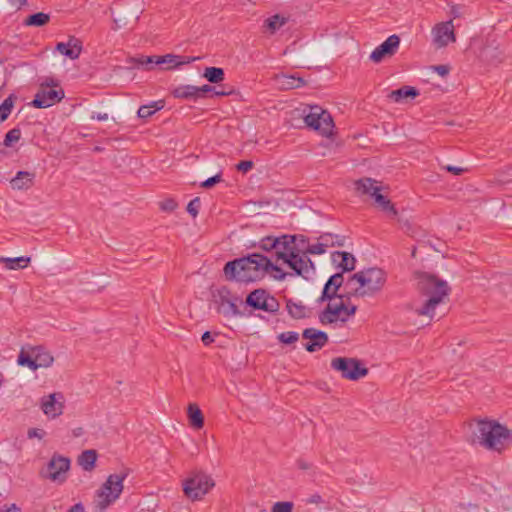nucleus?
Returning <instances> with one entry per match:
<instances>
[{"label":"nucleus","instance_id":"f257e3e1","mask_svg":"<svg viewBox=\"0 0 512 512\" xmlns=\"http://www.w3.org/2000/svg\"><path fill=\"white\" fill-rule=\"evenodd\" d=\"M223 272L227 280L241 283L261 281L268 273H272L273 278L278 281H283L288 275L273 259L260 253H251L227 262Z\"/></svg>","mask_w":512,"mask_h":512},{"label":"nucleus","instance_id":"f03ea898","mask_svg":"<svg viewBox=\"0 0 512 512\" xmlns=\"http://www.w3.org/2000/svg\"><path fill=\"white\" fill-rule=\"evenodd\" d=\"M414 278L417 281L419 293L428 297L423 305L415 310V313L433 319L436 308L448 302L451 288L445 280L427 272L416 271Z\"/></svg>","mask_w":512,"mask_h":512},{"label":"nucleus","instance_id":"7ed1b4c3","mask_svg":"<svg viewBox=\"0 0 512 512\" xmlns=\"http://www.w3.org/2000/svg\"><path fill=\"white\" fill-rule=\"evenodd\" d=\"M472 442L501 454L509 448L512 442V433L497 421L481 419L476 422Z\"/></svg>","mask_w":512,"mask_h":512},{"label":"nucleus","instance_id":"20e7f679","mask_svg":"<svg viewBox=\"0 0 512 512\" xmlns=\"http://www.w3.org/2000/svg\"><path fill=\"white\" fill-rule=\"evenodd\" d=\"M387 280L384 270L372 267L353 274L347 281V286L357 282L358 286L350 290L353 297L374 296L379 293Z\"/></svg>","mask_w":512,"mask_h":512},{"label":"nucleus","instance_id":"39448f33","mask_svg":"<svg viewBox=\"0 0 512 512\" xmlns=\"http://www.w3.org/2000/svg\"><path fill=\"white\" fill-rule=\"evenodd\" d=\"M279 261H282L283 264H286L293 270L294 273L291 275H297L304 279H309V277L315 273V265L313 261L304 251L300 253L295 246V242L291 244L286 251L277 252V259L274 260V263L277 264Z\"/></svg>","mask_w":512,"mask_h":512},{"label":"nucleus","instance_id":"423d86ee","mask_svg":"<svg viewBox=\"0 0 512 512\" xmlns=\"http://www.w3.org/2000/svg\"><path fill=\"white\" fill-rule=\"evenodd\" d=\"M128 473L111 474L100 489L97 491V499L95 501V509L97 512L105 511L112 503H114L123 491V481Z\"/></svg>","mask_w":512,"mask_h":512},{"label":"nucleus","instance_id":"0eeeda50","mask_svg":"<svg viewBox=\"0 0 512 512\" xmlns=\"http://www.w3.org/2000/svg\"><path fill=\"white\" fill-rule=\"evenodd\" d=\"M377 181L372 178H362L355 182V189L363 195H370L377 207L385 212L388 217L395 219L398 216V211L395 205L386 196L380 193L381 187L377 185Z\"/></svg>","mask_w":512,"mask_h":512},{"label":"nucleus","instance_id":"6e6552de","mask_svg":"<svg viewBox=\"0 0 512 512\" xmlns=\"http://www.w3.org/2000/svg\"><path fill=\"white\" fill-rule=\"evenodd\" d=\"M303 112L305 113L304 121L308 127L323 136L329 137L332 135L334 122L329 112L317 105L309 106L308 112H306V109Z\"/></svg>","mask_w":512,"mask_h":512},{"label":"nucleus","instance_id":"1a4fd4ad","mask_svg":"<svg viewBox=\"0 0 512 512\" xmlns=\"http://www.w3.org/2000/svg\"><path fill=\"white\" fill-rule=\"evenodd\" d=\"M213 486L214 481L209 475L196 472L183 482V491L187 498L197 501L201 500Z\"/></svg>","mask_w":512,"mask_h":512},{"label":"nucleus","instance_id":"9d476101","mask_svg":"<svg viewBox=\"0 0 512 512\" xmlns=\"http://www.w3.org/2000/svg\"><path fill=\"white\" fill-rule=\"evenodd\" d=\"M331 368L340 372L342 378L357 381L365 377L369 370L362 366L361 361L356 358L336 357L331 360Z\"/></svg>","mask_w":512,"mask_h":512},{"label":"nucleus","instance_id":"9b49d317","mask_svg":"<svg viewBox=\"0 0 512 512\" xmlns=\"http://www.w3.org/2000/svg\"><path fill=\"white\" fill-rule=\"evenodd\" d=\"M245 304L254 310L270 313L277 312L280 307L278 300L262 288L250 292L246 297Z\"/></svg>","mask_w":512,"mask_h":512},{"label":"nucleus","instance_id":"f8f14e48","mask_svg":"<svg viewBox=\"0 0 512 512\" xmlns=\"http://www.w3.org/2000/svg\"><path fill=\"white\" fill-rule=\"evenodd\" d=\"M53 82L41 84L31 104L35 108H48L64 98V90Z\"/></svg>","mask_w":512,"mask_h":512},{"label":"nucleus","instance_id":"ddd939ff","mask_svg":"<svg viewBox=\"0 0 512 512\" xmlns=\"http://www.w3.org/2000/svg\"><path fill=\"white\" fill-rule=\"evenodd\" d=\"M215 302L217 303V311L221 314H223L226 317H233V316H241L242 313L239 310L237 306V302H241L242 300L234 296L230 289L226 286H222L219 289H217L216 294H214Z\"/></svg>","mask_w":512,"mask_h":512},{"label":"nucleus","instance_id":"4468645a","mask_svg":"<svg viewBox=\"0 0 512 512\" xmlns=\"http://www.w3.org/2000/svg\"><path fill=\"white\" fill-rule=\"evenodd\" d=\"M344 282L343 272L335 273L330 276L327 282L324 285L321 296L317 299L318 303H323L325 301L331 302L332 300L338 299H346L349 300L353 297L350 294V291L347 294H338V290L341 288Z\"/></svg>","mask_w":512,"mask_h":512},{"label":"nucleus","instance_id":"2eb2a0df","mask_svg":"<svg viewBox=\"0 0 512 512\" xmlns=\"http://www.w3.org/2000/svg\"><path fill=\"white\" fill-rule=\"evenodd\" d=\"M433 43L437 48L446 47L450 42L456 41L453 21L438 23L432 29Z\"/></svg>","mask_w":512,"mask_h":512},{"label":"nucleus","instance_id":"dca6fc26","mask_svg":"<svg viewBox=\"0 0 512 512\" xmlns=\"http://www.w3.org/2000/svg\"><path fill=\"white\" fill-rule=\"evenodd\" d=\"M344 310H346V299H340V302L333 304L329 302L324 310L319 314V321L323 325L333 324L337 321L346 322Z\"/></svg>","mask_w":512,"mask_h":512},{"label":"nucleus","instance_id":"f3484780","mask_svg":"<svg viewBox=\"0 0 512 512\" xmlns=\"http://www.w3.org/2000/svg\"><path fill=\"white\" fill-rule=\"evenodd\" d=\"M70 468V460L63 456L54 455L46 468V477L60 483L66 480V472Z\"/></svg>","mask_w":512,"mask_h":512},{"label":"nucleus","instance_id":"a211bd4d","mask_svg":"<svg viewBox=\"0 0 512 512\" xmlns=\"http://www.w3.org/2000/svg\"><path fill=\"white\" fill-rule=\"evenodd\" d=\"M400 38L393 34L389 36L382 44L376 47L370 54V60L374 63H380L386 57H392L398 50Z\"/></svg>","mask_w":512,"mask_h":512},{"label":"nucleus","instance_id":"6ab92c4d","mask_svg":"<svg viewBox=\"0 0 512 512\" xmlns=\"http://www.w3.org/2000/svg\"><path fill=\"white\" fill-rule=\"evenodd\" d=\"M63 396L58 393H52L41 398V409L49 418H56L63 413L64 404L61 401Z\"/></svg>","mask_w":512,"mask_h":512},{"label":"nucleus","instance_id":"aec40b11","mask_svg":"<svg viewBox=\"0 0 512 512\" xmlns=\"http://www.w3.org/2000/svg\"><path fill=\"white\" fill-rule=\"evenodd\" d=\"M302 337L308 340L304 347L311 353L320 350L328 343L327 333L315 328L304 329Z\"/></svg>","mask_w":512,"mask_h":512},{"label":"nucleus","instance_id":"412c9836","mask_svg":"<svg viewBox=\"0 0 512 512\" xmlns=\"http://www.w3.org/2000/svg\"><path fill=\"white\" fill-rule=\"evenodd\" d=\"M296 240V236L283 235L282 237H265L260 241V248L265 251L275 250V259L277 252L286 251Z\"/></svg>","mask_w":512,"mask_h":512},{"label":"nucleus","instance_id":"4be33fe9","mask_svg":"<svg viewBox=\"0 0 512 512\" xmlns=\"http://www.w3.org/2000/svg\"><path fill=\"white\" fill-rule=\"evenodd\" d=\"M56 51L71 60L78 59L82 52V42L75 36H70L68 42H59L56 45Z\"/></svg>","mask_w":512,"mask_h":512},{"label":"nucleus","instance_id":"5701e85b","mask_svg":"<svg viewBox=\"0 0 512 512\" xmlns=\"http://www.w3.org/2000/svg\"><path fill=\"white\" fill-rule=\"evenodd\" d=\"M200 59L199 57H190V56H182V55H174V54H166L163 56L156 57L155 64L161 65L166 64V69H173L179 66L190 64L191 62Z\"/></svg>","mask_w":512,"mask_h":512},{"label":"nucleus","instance_id":"b1692460","mask_svg":"<svg viewBox=\"0 0 512 512\" xmlns=\"http://www.w3.org/2000/svg\"><path fill=\"white\" fill-rule=\"evenodd\" d=\"M332 262L339 268L342 269V272H350L355 269V257L346 251H335L331 255Z\"/></svg>","mask_w":512,"mask_h":512},{"label":"nucleus","instance_id":"393cba45","mask_svg":"<svg viewBox=\"0 0 512 512\" xmlns=\"http://www.w3.org/2000/svg\"><path fill=\"white\" fill-rule=\"evenodd\" d=\"M286 309L288 314L293 319H304L309 317L310 309L304 305L301 301H294L292 299H286Z\"/></svg>","mask_w":512,"mask_h":512},{"label":"nucleus","instance_id":"a878e982","mask_svg":"<svg viewBox=\"0 0 512 512\" xmlns=\"http://www.w3.org/2000/svg\"><path fill=\"white\" fill-rule=\"evenodd\" d=\"M33 348V355L35 358V363L38 368H47L50 367L53 362V356L43 347V346H35Z\"/></svg>","mask_w":512,"mask_h":512},{"label":"nucleus","instance_id":"bb28decb","mask_svg":"<svg viewBox=\"0 0 512 512\" xmlns=\"http://www.w3.org/2000/svg\"><path fill=\"white\" fill-rule=\"evenodd\" d=\"M419 95V91L412 86H403L399 89L393 90L389 93L388 97L394 102H402L405 99H414Z\"/></svg>","mask_w":512,"mask_h":512},{"label":"nucleus","instance_id":"cd10ccee","mask_svg":"<svg viewBox=\"0 0 512 512\" xmlns=\"http://www.w3.org/2000/svg\"><path fill=\"white\" fill-rule=\"evenodd\" d=\"M35 174L27 171H19L11 180L14 189H28L33 185Z\"/></svg>","mask_w":512,"mask_h":512},{"label":"nucleus","instance_id":"c85d7f7f","mask_svg":"<svg viewBox=\"0 0 512 512\" xmlns=\"http://www.w3.org/2000/svg\"><path fill=\"white\" fill-rule=\"evenodd\" d=\"M187 415L190 425L195 429H201L204 426V416L195 403H190L187 408Z\"/></svg>","mask_w":512,"mask_h":512},{"label":"nucleus","instance_id":"c756f323","mask_svg":"<svg viewBox=\"0 0 512 512\" xmlns=\"http://www.w3.org/2000/svg\"><path fill=\"white\" fill-rule=\"evenodd\" d=\"M96 460L97 452L90 449L81 453L78 458V463L85 471H92L95 468Z\"/></svg>","mask_w":512,"mask_h":512},{"label":"nucleus","instance_id":"7c9ffc66","mask_svg":"<svg viewBox=\"0 0 512 512\" xmlns=\"http://www.w3.org/2000/svg\"><path fill=\"white\" fill-rule=\"evenodd\" d=\"M165 106L164 100L153 101L148 105H142L137 111L139 118L147 119L151 117L155 112L163 109Z\"/></svg>","mask_w":512,"mask_h":512},{"label":"nucleus","instance_id":"2f4dec72","mask_svg":"<svg viewBox=\"0 0 512 512\" xmlns=\"http://www.w3.org/2000/svg\"><path fill=\"white\" fill-rule=\"evenodd\" d=\"M172 95L178 99H198L196 86L194 85L178 86L172 91Z\"/></svg>","mask_w":512,"mask_h":512},{"label":"nucleus","instance_id":"473e14b6","mask_svg":"<svg viewBox=\"0 0 512 512\" xmlns=\"http://www.w3.org/2000/svg\"><path fill=\"white\" fill-rule=\"evenodd\" d=\"M31 259L30 257H15V258H6L1 257L0 262L5 264V267L9 270H17L23 269L28 266Z\"/></svg>","mask_w":512,"mask_h":512},{"label":"nucleus","instance_id":"72a5a7b5","mask_svg":"<svg viewBox=\"0 0 512 512\" xmlns=\"http://www.w3.org/2000/svg\"><path fill=\"white\" fill-rule=\"evenodd\" d=\"M281 89L289 90L302 87L305 82L302 78L293 75H282L278 78Z\"/></svg>","mask_w":512,"mask_h":512},{"label":"nucleus","instance_id":"f704fd0d","mask_svg":"<svg viewBox=\"0 0 512 512\" xmlns=\"http://www.w3.org/2000/svg\"><path fill=\"white\" fill-rule=\"evenodd\" d=\"M318 240L323 244V246L327 249L328 247L334 246H344L345 237L332 234V233H323L318 237Z\"/></svg>","mask_w":512,"mask_h":512},{"label":"nucleus","instance_id":"c9c22d12","mask_svg":"<svg viewBox=\"0 0 512 512\" xmlns=\"http://www.w3.org/2000/svg\"><path fill=\"white\" fill-rule=\"evenodd\" d=\"M203 77L210 83H220L225 78L223 68L220 67H207L203 72Z\"/></svg>","mask_w":512,"mask_h":512},{"label":"nucleus","instance_id":"e433bc0d","mask_svg":"<svg viewBox=\"0 0 512 512\" xmlns=\"http://www.w3.org/2000/svg\"><path fill=\"white\" fill-rule=\"evenodd\" d=\"M49 21H50L49 14H46L43 12H37V13L29 15L24 20V25L42 27V26L46 25Z\"/></svg>","mask_w":512,"mask_h":512},{"label":"nucleus","instance_id":"4c0bfd02","mask_svg":"<svg viewBox=\"0 0 512 512\" xmlns=\"http://www.w3.org/2000/svg\"><path fill=\"white\" fill-rule=\"evenodd\" d=\"M17 361L21 366H27L33 371L37 370V364L35 363V358L33 355V348H31L29 352L22 350L18 355Z\"/></svg>","mask_w":512,"mask_h":512},{"label":"nucleus","instance_id":"58836bf2","mask_svg":"<svg viewBox=\"0 0 512 512\" xmlns=\"http://www.w3.org/2000/svg\"><path fill=\"white\" fill-rule=\"evenodd\" d=\"M286 23L285 18L276 14L265 20L264 26L273 34Z\"/></svg>","mask_w":512,"mask_h":512},{"label":"nucleus","instance_id":"ea45409f","mask_svg":"<svg viewBox=\"0 0 512 512\" xmlns=\"http://www.w3.org/2000/svg\"><path fill=\"white\" fill-rule=\"evenodd\" d=\"M13 108V98L8 96L0 105V123L4 122L11 113Z\"/></svg>","mask_w":512,"mask_h":512},{"label":"nucleus","instance_id":"a19ab883","mask_svg":"<svg viewBox=\"0 0 512 512\" xmlns=\"http://www.w3.org/2000/svg\"><path fill=\"white\" fill-rule=\"evenodd\" d=\"M21 138V130L19 128H13L9 130L4 138L3 145L10 147L14 142L19 141Z\"/></svg>","mask_w":512,"mask_h":512},{"label":"nucleus","instance_id":"79ce46f5","mask_svg":"<svg viewBox=\"0 0 512 512\" xmlns=\"http://www.w3.org/2000/svg\"><path fill=\"white\" fill-rule=\"evenodd\" d=\"M277 339L283 344H293L298 341L299 334L294 331L282 332L277 336Z\"/></svg>","mask_w":512,"mask_h":512},{"label":"nucleus","instance_id":"37998d69","mask_svg":"<svg viewBox=\"0 0 512 512\" xmlns=\"http://www.w3.org/2000/svg\"><path fill=\"white\" fill-rule=\"evenodd\" d=\"M293 507V502L279 501L274 503V505L271 508V512H292Z\"/></svg>","mask_w":512,"mask_h":512},{"label":"nucleus","instance_id":"c03bdc74","mask_svg":"<svg viewBox=\"0 0 512 512\" xmlns=\"http://www.w3.org/2000/svg\"><path fill=\"white\" fill-rule=\"evenodd\" d=\"M201 207V200L199 197L193 198L187 205V212L192 216L196 217L199 213V209Z\"/></svg>","mask_w":512,"mask_h":512},{"label":"nucleus","instance_id":"a18cd8bd","mask_svg":"<svg viewBox=\"0 0 512 512\" xmlns=\"http://www.w3.org/2000/svg\"><path fill=\"white\" fill-rule=\"evenodd\" d=\"M326 248L323 246V244L318 240L315 244H309L307 248L305 249L306 254H314V255H320L324 254L326 252Z\"/></svg>","mask_w":512,"mask_h":512},{"label":"nucleus","instance_id":"49530a36","mask_svg":"<svg viewBox=\"0 0 512 512\" xmlns=\"http://www.w3.org/2000/svg\"><path fill=\"white\" fill-rule=\"evenodd\" d=\"M159 207L164 212H173L177 208V202L173 198H167L159 203Z\"/></svg>","mask_w":512,"mask_h":512},{"label":"nucleus","instance_id":"de8ad7c7","mask_svg":"<svg viewBox=\"0 0 512 512\" xmlns=\"http://www.w3.org/2000/svg\"><path fill=\"white\" fill-rule=\"evenodd\" d=\"M221 181H222V174L218 173V174L206 179L205 181H203L200 186L202 188L209 189V188H212L213 186H215L216 184L220 183Z\"/></svg>","mask_w":512,"mask_h":512},{"label":"nucleus","instance_id":"09e8293b","mask_svg":"<svg viewBox=\"0 0 512 512\" xmlns=\"http://www.w3.org/2000/svg\"><path fill=\"white\" fill-rule=\"evenodd\" d=\"M254 167V163L253 161L251 160H243V161H240L237 165H236V169L240 172H243V173H247L248 171H250L252 168Z\"/></svg>","mask_w":512,"mask_h":512},{"label":"nucleus","instance_id":"8fccbe9b","mask_svg":"<svg viewBox=\"0 0 512 512\" xmlns=\"http://www.w3.org/2000/svg\"><path fill=\"white\" fill-rule=\"evenodd\" d=\"M196 90H197L198 98H203V97H205L206 93H210V92L215 91V87L210 86L208 84H205V85H203L201 87H197L196 86Z\"/></svg>","mask_w":512,"mask_h":512},{"label":"nucleus","instance_id":"3c124183","mask_svg":"<svg viewBox=\"0 0 512 512\" xmlns=\"http://www.w3.org/2000/svg\"><path fill=\"white\" fill-rule=\"evenodd\" d=\"M232 94H234V89L233 88H226L225 86H221V89H219V90L215 88V91H213V95L217 96V97L229 96V95H232Z\"/></svg>","mask_w":512,"mask_h":512},{"label":"nucleus","instance_id":"603ef678","mask_svg":"<svg viewBox=\"0 0 512 512\" xmlns=\"http://www.w3.org/2000/svg\"><path fill=\"white\" fill-rule=\"evenodd\" d=\"M432 69L434 71H436L442 77L447 76L450 72L449 65H435V66H432Z\"/></svg>","mask_w":512,"mask_h":512},{"label":"nucleus","instance_id":"864d4df0","mask_svg":"<svg viewBox=\"0 0 512 512\" xmlns=\"http://www.w3.org/2000/svg\"><path fill=\"white\" fill-rule=\"evenodd\" d=\"M28 438H39L42 439L45 435V432L38 428H31L27 432Z\"/></svg>","mask_w":512,"mask_h":512},{"label":"nucleus","instance_id":"5fc2aeb1","mask_svg":"<svg viewBox=\"0 0 512 512\" xmlns=\"http://www.w3.org/2000/svg\"><path fill=\"white\" fill-rule=\"evenodd\" d=\"M296 465L301 470H309L312 468V464L302 458H300L296 461Z\"/></svg>","mask_w":512,"mask_h":512},{"label":"nucleus","instance_id":"6e6d98bb","mask_svg":"<svg viewBox=\"0 0 512 512\" xmlns=\"http://www.w3.org/2000/svg\"><path fill=\"white\" fill-rule=\"evenodd\" d=\"M128 63H130L132 66L144 67L143 56H140V57H130L128 59Z\"/></svg>","mask_w":512,"mask_h":512},{"label":"nucleus","instance_id":"4d7b16f0","mask_svg":"<svg viewBox=\"0 0 512 512\" xmlns=\"http://www.w3.org/2000/svg\"><path fill=\"white\" fill-rule=\"evenodd\" d=\"M201 340L205 346H208L214 342V337L212 336V334L209 331H206L202 335Z\"/></svg>","mask_w":512,"mask_h":512},{"label":"nucleus","instance_id":"13d9d810","mask_svg":"<svg viewBox=\"0 0 512 512\" xmlns=\"http://www.w3.org/2000/svg\"><path fill=\"white\" fill-rule=\"evenodd\" d=\"M444 169L448 172H451L454 175H461L465 171V169H463V168L451 166V165L445 166Z\"/></svg>","mask_w":512,"mask_h":512},{"label":"nucleus","instance_id":"bf43d9fd","mask_svg":"<svg viewBox=\"0 0 512 512\" xmlns=\"http://www.w3.org/2000/svg\"><path fill=\"white\" fill-rule=\"evenodd\" d=\"M156 57L157 56H143L144 67L146 69H151V65L155 64Z\"/></svg>","mask_w":512,"mask_h":512},{"label":"nucleus","instance_id":"052dcab7","mask_svg":"<svg viewBox=\"0 0 512 512\" xmlns=\"http://www.w3.org/2000/svg\"><path fill=\"white\" fill-rule=\"evenodd\" d=\"M307 503L320 504V503H323V499H322L321 495L313 494L307 499Z\"/></svg>","mask_w":512,"mask_h":512},{"label":"nucleus","instance_id":"680f3d73","mask_svg":"<svg viewBox=\"0 0 512 512\" xmlns=\"http://www.w3.org/2000/svg\"><path fill=\"white\" fill-rule=\"evenodd\" d=\"M356 310H357V306L346 305V310H344L345 317H347V319H348L350 316H353L356 313Z\"/></svg>","mask_w":512,"mask_h":512},{"label":"nucleus","instance_id":"e2e57ef3","mask_svg":"<svg viewBox=\"0 0 512 512\" xmlns=\"http://www.w3.org/2000/svg\"><path fill=\"white\" fill-rule=\"evenodd\" d=\"M68 512H85L84 511V507L81 503H77L75 505H73L69 510Z\"/></svg>","mask_w":512,"mask_h":512},{"label":"nucleus","instance_id":"0e129e2a","mask_svg":"<svg viewBox=\"0 0 512 512\" xmlns=\"http://www.w3.org/2000/svg\"><path fill=\"white\" fill-rule=\"evenodd\" d=\"M92 119H97L99 121H105L108 119V114L107 113H97V114H93L91 116Z\"/></svg>","mask_w":512,"mask_h":512},{"label":"nucleus","instance_id":"69168bd1","mask_svg":"<svg viewBox=\"0 0 512 512\" xmlns=\"http://www.w3.org/2000/svg\"><path fill=\"white\" fill-rule=\"evenodd\" d=\"M10 3L20 9L22 6L26 5L27 0H9Z\"/></svg>","mask_w":512,"mask_h":512},{"label":"nucleus","instance_id":"338daca9","mask_svg":"<svg viewBox=\"0 0 512 512\" xmlns=\"http://www.w3.org/2000/svg\"><path fill=\"white\" fill-rule=\"evenodd\" d=\"M0 512H20V509L15 504H12L9 508L4 511L1 510Z\"/></svg>","mask_w":512,"mask_h":512},{"label":"nucleus","instance_id":"774afa93","mask_svg":"<svg viewBox=\"0 0 512 512\" xmlns=\"http://www.w3.org/2000/svg\"><path fill=\"white\" fill-rule=\"evenodd\" d=\"M74 437H80L83 434V428L78 427L72 431Z\"/></svg>","mask_w":512,"mask_h":512}]
</instances>
